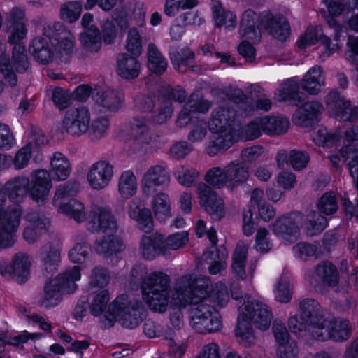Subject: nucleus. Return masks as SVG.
Here are the masks:
<instances>
[{
    "label": "nucleus",
    "mask_w": 358,
    "mask_h": 358,
    "mask_svg": "<svg viewBox=\"0 0 358 358\" xmlns=\"http://www.w3.org/2000/svg\"><path fill=\"white\" fill-rule=\"evenodd\" d=\"M210 285V278L201 275L182 276L178 282L173 299L182 306L194 305L189 310L192 327L216 311L212 299L208 295Z\"/></svg>",
    "instance_id": "nucleus-1"
},
{
    "label": "nucleus",
    "mask_w": 358,
    "mask_h": 358,
    "mask_svg": "<svg viewBox=\"0 0 358 358\" xmlns=\"http://www.w3.org/2000/svg\"><path fill=\"white\" fill-rule=\"evenodd\" d=\"M169 282V275L160 271L150 273L142 281L143 298L153 311H166L170 298Z\"/></svg>",
    "instance_id": "nucleus-2"
},
{
    "label": "nucleus",
    "mask_w": 358,
    "mask_h": 358,
    "mask_svg": "<svg viewBox=\"0 0 358 358\" xmlns=\"http://www.w3.org/2000/svg\"><path fill=\"white\" fill-rule=\"evenodd\" d=\"M108 311L123 327L132 329L142 322L145 308L142 302L131 301L127 296L122 295L109 305Z\"/></svg>",
    "instance_id": "nucleus-3"
},
{
    "label": "nucleus",
    "mask_w": 358,
    "mask_h": 358,
    "mask_svg": "<svg viewBox=\"0 0 358 358\" xmlns=\"http://www.w3.org/2000/svg\"><path fill=\"white\" fill-rule=\"evenodd\" d=\"M29 63L23 43L14 45L12 52L11 63L6 55L0 56V72L8 85L15 87L17 84V77L13 71L15 68L17 73H23L27 71Z\"/></svg>",
    "instance_id": "nucleus-4"
},
{
    "label": "nucleus",
    "mask_w": 358,
    "mask_h": 358,
    "mask_svg": "<svg viewBox=\"0 0 358 358\" xmlns=\"http://www.w3.org/2000/svg\"><path fill=\"white\" fill-rule=\"evenodd\" d=\"M21 210L17 206L0 208V247L9 248L14 244L13 234L20 226Z\"/></svg>",
    "instance_id": "nucleus-5"
},
{
    "label": "nucleus",
    "mask_w": 358,
    "mask_h": 358,
    "mask_svg": "<svg viewBox=\"0 0 358 358\" xmlns=\"http://www.w3.org/2000/svg\"><path fill=\"white\" fill-rule=\"evenodd\" d=\"M90 113L85 107L69 109L62 120V128L69 135L79 137L90 129Z\"/></svg>",
    "instance_id": "nucleus-6"
},
{
    "label": "nucleus",
    "mask_w": 358,
    "mask_h": 358,
    "mask_svg": "<svg viewBox=\"0 0 358 358\" xmlns=\"http://www.w3.org/2000/svg\"><path fill=\"white\" fill-rule=\"evenodd\" d=\"M303 220V214L298 211L282 215L273 224L272 231L285 241L294 243L300 235L299 225Z\"/></svg>",
    "instance_id": "nucleus-7"
},
{
    "label": "nucleus",
    "mask_w": 358,
    "mask_h": 358,
    "mask_svg": "<svg viewBox=\"0 0 358 358\" xmlns=\"http://www.w3.org/2000/svg\"><path fill=\"white\" fill-rule=\"evenodd\" d=\"M197 190L201 206L213 220H221L225 215L222 199L210 186L205 183L199 184Z\"/></svg>",
    "instance_id": "nucleus-8"
},
{
    "label": "nucleus",
    "mask_w": 358,
    "mask_h": 358,
    "mask_svg": "<svg viewBox=\"0 0 358 358\" xmlns=\"http://www.w3.org/2000/svg\"><path fill=\"white\" fill-rule=\"evenodd\" d=\"M339 280L336 267L329 261H324L316 265L309 275V282L315 288L327 286L336 287Z\"/></svg>",
    "instance_id": "nucleus-9"
},
{
    "label": "nucleus",
    "mask_w": 358,
    "mask_h": 358,
    "mask_svg": "<svg viewBox=\"0 0 358 358\" xmlns=\"http://www.w3.org/2000/svg\"><path fill=\"white\" fill-rule=\"evenodd\" d=\"M52 188L49 173L45 169L34 171L31 175L29 196L39 205L43 204L48 198Z\"/></svg>",
    "instance_id": "nucleus-10"
},
{
    "label": "nucleus",
    "mask_w": 358,
    "mask_h": 358,
    "mask_svg": "<svg viewBox=\"0 0 358 358\" xmlns=\"http://www.w3.org/2000/svg\"><path fill=\"white\" fill-rule=\"evenodd\" d=\"M30 265L28 256L19 252L13 256L10 265L6 262L0 263V273L4 277L11 276L17 283L22 284L28 278Z\"/></svg>",
    "instance_id": "nucleus-11"
},
{
    "label": "nucleus",
    "mask_w": 358,
    "mask_h": 358,
    "mask_svg": "<svg viewBox=\"0 0 358 358\" xmlns=\"http://www.w3.org/2000/svg\"><path fill=\"white\" fill-rule=\"evenodd\" d=\"M294 112L292 121L294 124L301 127H313L319 122V115L322 113L323 106L316 101L304 102L298 106Z\"/></svg>",
    "instance_id": "nucleus-12"
},
{
    "label": "nucleus",
    "mask_w": 358,
    "mask_h": 358,
    "mask_svg": "<svg viewBox=\"0 0 358 358\" xmlns=\"http://www.w3.org/2000/svg\"><path fill=\"white\" fill-rule=\"evenodd\" d=\"M170 175L166 166L155 165L150 166L144 173L141 180V186L143 193L149 195L155 191L159 186L169 184Z\"/></svg>",
    "instance_id": "nucleus-13"
},
{
    "label": "nucleus",
    "mask_w": 358,
    "mask_h": 358,
    "mask_svg": "<svg viewBox=\"0 0 358 358\" xmlns=\"http://www.w3.org/2000/svg\"><path fill=\"white\" fill-rule=\"evenodd\" d=\"M113 176V166L106 160H99L92 164L87 180L92 188L101 189L106 187Z\"/></svg>",
    "instance_id": "nucleus-14"
},
{
    "label": "nucleus",
    "mask_w": 358,
    "mask_h": 358,
    "mask_svg": "<svg viewBox=\"0 0 358 358\" xmlns=\"http://www.w3.org/2000/svg\"><path fill=\"white\" fill-rule=\"evenodd\" d=\"M245 310L256 328L264 331L269 328L273 320V314L266 304L258 301H248Z\"/></svg>",
    "instance_id": "nucleus-15"
},
{
    "label": "nucleus",
    "mask_w": 358,
    "mask_h": 358,
    "mask_svg": "<svg viewBox=\"0 0 358 358\" xmlns=\"http://www.w3.org/2000/svg\"><path fill=\"white\" fill-rule=\"evenodd\" d=\"M138 57L127 52L119 53L116 57V72L117 75L125 80L136 78L140 74L141 68Z\"/></svg>",
    "instance_id": "nucleus-16"
},
{
    "label": "nucleus",
    "mask_w": 358,
    "mask_h": 358,
    "mask_svg": "<svg viewBox=\"0 0 358 358\" xmlns=\"http://www.w3.org/2000/svg\"><path fill=\"white\" fill-rule=\"evenodd\" d=\"M262 24L273 38L280 41H285L290 34L289 22L282 15L266 14L262 19Z\"/></svg>",
    "instance_id": "nucleus-17"
},
{
    "label": "nucleus",
    "mask_w": 358,
    "mask_h": 358,
    "mask_svg": "<svg viewBox=\"0 0 358 358\" xmlns=\"http://www.w3.org/2000/svg\"><path fill=\"white\" fill-rule=\"evenodd\" d=\"M140 249L143 257L147 259H152L158 255L166 254L164 236L159 233H153L142 237Z\"/></svg>",
    "instance_id": "nucleus-18"
},
{
    "label": "nucleus",
    "mask_w": 358,
    "mask_h": 358,
    "mask_svg": "<svg viewBox=\"0 0 358 358\" xmlns=\"http://www.w3.org/2000/svg\"><path fill=\"white\" fill-rule=\"evenodd\" d=\"M317 42H320L324 47V54H327V56L339 49L337 43L331 45L330 39L323 34L320 29L314 27H308L306 33L301 36L298 44L300 48H304L306 45L315 44Z\"/></svg>",
    "instance_id": "nucleus-19"
},
{
    "label": "nucleus",
    "mask_w": 358,
    "mask_h": 358,
    "mask_svg": "<svg viewBox=\"0 0 358 358\" xmlns=\"http://www.w3.org/2000/svg\"><path fill=\"white\" fill-rule=\"evenodd\" d=\"M129 216L138 222L140 228L148 233L153 228V220L151 212L143 206L139 199H134L129 202L128 209Z\"/></svg>",
    "instance_id": "nucleus-20"
},
{
    "label": "nucleus",
    "mask_w": 358,
    "mask_h": 358,
    "mask_svg": "<svg viewBox=\"0 0 358 358\" xmlns=\"http://www.w3.org/2000/svg\"><path fill=\"white\" fill-rule=\"evenodd\" d=\"M96 105L102 112H115L122 106L123 96L121 93L114 90L98 91L93 95Z\"/></svg>",
    "instance_id": "nucleus-21"
},
{
    "label": "nucleus",
    "mask_w": 358,
    "mask_h": 358,
    "mask_svg": "<svg viewBox=\"0 0 358 358\" xmlns=\"http://www.w3.org/2000/svg\"><path fill=\"white\" fill-rule=\"evenodd\" d=\"M325 85V76L320 66L310 68L301 80V85L309 94H318Z\"/></svg>",
    "instance_id": "nucleus-22"
},
{
    "label": "nucleus",
    "mask_w": 358,
    "mask_h": 358,
    "mask_svg": "<svg viewBox=\"0 0 358 358\" xmlns=\"http://www.w3.org/2000/svg\"><path fill=\"white\" fill-rule=\"evenodd\" d=\"M29 52L35 60L42 64H48L54 57L53 45L48 39L38 37L32 40Z\"/></svg>",
    "instance_id": "nucleus-23"
},
{
    "label": "nucleus",
    "mask_w": 358,
    "mask_h": 358,
    "mask_svg": "<svg viewBox=\"0 0 358 358\" xmlns=\"http://www.w3.org/2000/svg\"><path fill=\"white\" fill-rule=\"evenodd\" d=\"M236 112L234 108L226 106L217 108L212 114L211 129L232 131L236 122Z\"/></svg>",
    "instance_id": "nucleus-24"
},
{
    "label": "nucleus",
    "mask_w": 358,
    "mask_h": 358,
    "mask_svg": "<svg viewBox=\"0 0 358 358\" xmlns=\"http://www.w3.org/2000/svg\"><path fill=\"white\" fill-rule=\"evenodd\" d=\"M306 95L299 91V85L294 79L285 81L279 90V101H289L290 104L296 106L302 105Z\"/></svg>",
    "instance_id": "nucleus-25"
},
{
    "label": "nucleus",
    "mask_w": 358,
    "mask_h": 358,
    "mask_svg": "<svg viewBox=\"0 0 358 358\" xmlns=\"http://www.w3.org/2000/svg\"><path fill=\"white\" fill-rule=\"evenodd\" d=\"M215 131L210 136L207 153L210 156L217 155L222 150L229 149L233 145L231 131L214 129Z\"/></svg>",
    "instance_id": "nucleus-26"
},
{
    "label": "nucleus",
    "mask_w": 358,
    "mask_h": 358,
    "mask_svg": "<svg viewBox=\"0 0 358 358\" xmlns=\"http://www.w3.org/2000/svg\"><path fill=\"white\" fill-rule=\"evenodd\" d=\"M92 213L94 228L96 231L112 232L117 229V222L109 210L98 208Z\"/></svg>",
    "instance_id": "nucleus-27"
},
{
    "label": "nucleus",
    "mask_w": 358,
    "mask_h": 358,
    "mask_svg": "<svg viewBox=\"0 0 358 358\" xmlns=\"http://www.w3.org/2000/svg\"><path fill=\"white\" fill-rule=\"evenodd\" d=\"M300 315L310 326L320 322L324 317V311L320 303L313 299H305L299 303Z\"/></svg>",
    "instance_id": "nucleus-28"
},
{
    "label": "nucleus",
    "mask_w": 358,
    "mask_h": 358,
    "mask_svg": "<svg viewBox=\"0 0 358 358\" xmlns=\"http://www.w3.org/2000/svg\"><path fill=\"white\" fill-rule=\"evenodd\" d=\"M327 219L320 212L310 210L306 217L303 215V220L301 225L308 236H314L321 234L327 227Z\"/></svg>",
    "instance_id": "nucleus-29"
},
{
    "label": "nucleus",
    "mask_w": 358,
    "mask_h": 358,
    "mask_svg": "<svg viewBox=\"0 0 358 358\" xmlns=\"http://www.w3.org/2000/svg\"><path fill=\"white\" fill-rule=\"evenodd\" d=\"M229 189L233 191L236 187L244 183L249 177L248 168L241 162H232L225 166Z\"/></svg>",
    "instance_id": "nucleus-30"
},
{
    "label": "nucleus",
    "mask_w": 358,
    "mask_h": 358,
    "mask_svg": "<svg viewBox=\"0 0 358 358\" xmlns=\"http://www.w3.org/2000/svg\"><path fill=\"white\" fill-rule=\"evenodd\" d=\"M124 245L115 236L108 235L102 239L96 241L94 244V250L105 257H109L124 250Z\"/></svg>",
    "instance_id": "nucleus-31"
},
{
    "label": "nucleus",
    "mask_w": 358,
    "mask_h": 358,
    "mask_svg": "<svg viewBox=\"0 0 358 358\" xmlns=\"http://www.w3.org/2000/svg\"><path fill=\"white\" fill-rule=\"evenodd\" d=\"M41 260L43 271L45 275H52L58 268L60 262V251L51 244L42 248Z\"/></svg>",
    "instance_id": "nucleus-32"
},
{
    "label": "nucleus",
    "mask_w": 358,
    "mask_h": 358,
    "mask_svg": "<svg viewBox=\"0 0 358 358\" xmlns=\"http://www.w3.org/2000/svg\"><path fill=\"white\" fill-rule=\"evenodd\" d=\"M30 180L26 177H16L6 183L8 197L15 202L21 201L29 194Z\"/></svg>",
    "instance_id": "nucleus-33"
},
{
    "label": "nucleus",
    "mask_w": 358,
    "mask_h": 358,
    "mask_svg": "<svg viewBox=\"0 0 358 358\" xmlns=\"http://www.w3.org/2000/svg\"><path fill=\"white\" fill-rule=\"evenodd\" d=\"M331 17L348 15L358 8V0H323Z\"/></svg>",
    "instance_id": "nucleus-34"
},
{
    "label": "nucleus",
    "mask_w": 358,
    "mask_h": 358,
    "mask_svg": "<svg viewBox=\"0 0 358 358\" xmlns=\"http://www.w3.org/2000/svg\"><path fill=\"white\" fill-rule=\"evenodd\" d=\"M248 247L244 243H238L233 254L231 271L234 276L238 280L246 278L245 270Z\"/></svg>",
    "instance_id": "nucleus-35"
},
{
    "label": "nucleus",
    "mask_w": 358,
    "mask_h": 358,
    "mask_svg": "<svg viewBox=\"0 0 358 358\" xmlns=\"http://www.w3.org/2000/svg\"><path fill=\"white\" fill-rule=\"evenodd\" d=\"M58 280H50L44 286V295L41 300V305L46 308L57 306L62 300V295L64 294L61 290L66 288L62 286L58 289Z\"/></svg>",
    "instance_id": "nucleus-36"
},
{
    "label": "nucleus",
    "mask_w": 358,
    "mask_h": 358,
    "mask_svg": "<svg viewBox=\"0 0 358 358\" xmlns=\"http://www.w3.org/2000/svg\"><path fill=\"white\" fill-rule=\"evenodd\" d=\"M148 68L157 75L163 74L167 68V62L154 43L148 46Z\"/></svg>",
    "instance_id": "nucleus-37"
},
{
    "label": "nucleus",
    "mask_w": 358,
    "mask_h": 358,
    "mask_svg": "<svg viewBox=\"0 0 358 358\" xmlns=\"http://www.w3.org/2000/svg\"><path fill=\"white\" fill-rule=\"evenodd\" d=\"M131 135L134 143L143 147L148 145L151 140L148 131V122L144 118H134L131 123Z\"/></svg>",
    "instance_id": "nucleus-38"
},
{
    "label": "nucleus",
    "mask_w": 358,
    "mask_h": 358,
    "mask_svg": "<svg viewBox=\"0 0 358 358\" xmlns=\"http://www.w3.org/2000/svg\"><path fill=\"white\" fill-rule=\"evenodd\" d=\"M264 132L268 135H280L285 134L289 126V120L282 117H262Z\"/></svg>",
    "instance_id": "nucleus-39"
},
{
    "label": "nucleus",
    "mask_w": 358,
    "mask_h": 358,
    "mask_svg": "<svg viewBox=\"0 0 358 358\" xmlns=\"http://www.w3.org/2000/svg\"><path fill=\"white\" fill-rule=\"evenodd\" d=\"M80 278V268L78 266H74L72 269L59 274L54 280H58L59 285H57L58 289L62 288V286L66 288L65 290H61L63 294H70L77 289L76 282Z\"/></svg>",
    "instance_id": "nucleus-40"
},
{
    "label": "nucleus",
    "mask_w": 358,
    "mask_h": 358,
    "mask_svg": "<svg viewBox=\"0 0 358 358\" xmlns=\"http://www.w3.org/2000/svg\"><path fill=\"white\" fill-rule=\"evenodd\" d=\"M83 49L87 52H97L101 47V36L99 30L92 26L80 34Z\"/></svg>",
    "instance_id": "nucleus-41"
},
{
    "label": "nucleus",
    "mask_w": 358,
    "mask_h": 358,
    "mask_svg": "<svg viewBox=\"0 0 358 358\" xmlns=\"http://www.w3.org/2000/svg\"><path fill=\"white\" fill-rule=\"evenodd\" d=\"M330 322L332 341L342 342L350 337L352 327L348 320L333 317L330 319Z\"/></svg>",
    "instance_id": "nucleus-42"
},
{
    "label": "nucleus",
    "mask_w": 358,
    "mask_h": 358,
    "mask_svg": "<svg viewBox=\"0 0 358 358\" xmlns=\"http://www.w3.org/2000/svg\"><path fill=\"white\" fill-rule=\"evenodd\" d=\"M51 171L58 180H66L71 173V164L61 152H55L50 161Z\"/></svg>",
    "instance_id": "nucleus-43"
},
{
    "label": "nucleus",
    "mask_w": 358,
    "mask_h": 358,
    "mask_svg": "<svg viewBox=\"0 0 358 358\" xmlns=\"http://www.w3.org/2000/svg\"><path fill=\"white\" fill-rule=\"evenodd\" d=\"M118 190L122 197L127 199L136 194V178L131 171H126L121 174L118 182Z\"/></svg>",
    "instance_id": "nucleus-44"
},
{
    "label": "nucleus",
    "mask_w": 358,
    "mask_h": 358,
    "mask_svg": "<svg viewBox=\"0 0 358 358\" xmlns=\"http://www.w3.org/2000/svg\"><path fill=\"white\" fill-rule=\"evenodd\" d=\"M171 60L175 68L180 72L186 71V66L194 61L195 55L188 48L173 50L170 53Z\"/></svg>",
    "instance_id": "nucleus-45"
},
{
    "label": "nucleus",
    "mask_w": 358,
    "mask_h": 358,
    "mask_svg": "<svg viewBox=\"0 0 358 358\" xmlns=\"http://www.w3.org/2000/svg\"><path fill=\"white\" fill-rule=\"evenodd\" d=\"M236 334L239 338L240 342L245 346L250 345L255 343V336L254 331L246 315H242L238 317Z\"/></svg>",
    "instance_id": "nucleus-46"
},
{
    "label": "nucleus",
    "mask_w": 358,
    "mask_h": 358,
    "mask_svg": "<svg viewBox=\"0 0 358 358\" xmlns=\"http://www.w3.org/2000/svg\"><path fill=\"white\" fill-rule=\"evenodd\" d=\"M196 332L199 334H207L216 332L220 330L222 327V321L217 312L210 314V317H206L192 327Z\"/></svg>",
    "instance_id": "nucleus-47"
},
{
    "label": "nucleus",
    "mask_w": 358,
    "mask_h": 358,
    "mask_svg": "<svg viewBox=\"0 0 358 358\" xmlns=\"http://www.w3.org/2000/svg\"><path fill=\"white\" fill-rule=\"evenodd\" d=\"M152 210L155 217L159 221H164L170 216L171 208L168 194L159 193L154 197Z\"/></svg>",
    "instance_id": "nucleus-48"
},
{
    "label": "nucleus",
    "mask_w": 358,
    "mask_h": 358,
    "mask_svg": "<svg viewBox=\"0 0 358 358\" xmlns=\"http://www.w3.org/2000/svg\"><path fill=\"white\" fill-rule=\"evenodd\" d=\"M59 210L64 214L75 220L77 222H82L85 220L86 214L83 203L76 199H71L63 205L57 203Z\"/></svg>",
    "instance_id": "nucleus-49"
},
{
    "label": "nucleus",
    "mask_w": 358,
    "mask_h": 358,
    "mask_svg": "<svg viewBox=\"0 0 358 358\" xmlns=\"http://www.w3.org/2000/svg\"><path fill=\"white\" fill-rule=\"evenodd\" d=\"M225 166L223 169L220 167H213L210 169L205 175V180L214 188L222 189L226 186L229 189Z\"/></svg>",
    "instance_id": "nucleus-50"
},
{
    "label": "nucleus",
    "mask_w": 358,
    "mask_h": 358,
    "mask_svg": "<svg viewBox=\"0 0 358 358\" xmlns=\"http://www.w3.org/2000/svg\"><path fill=\"white\" fill-rule=\"evenodd\" d=\"M173 176L180 185L190 187L196 181L199 173L193 168L180 165L176 169Z\"/></svg>",
    "instance_id": "nucleus-51"
},
{
    "label": "nucleus",
    "mask_w": 358,
    "mask_h": 358,
    "mask_svg": "<svg viewBox=\"0 0 358 358\" xmlns=\"http://www.w3.org/2000/svg\"><path fill=\"white\" fill-rule=\"evenodd\" d=\"M345 102H350L344 96L340 95L336 90H331L325 97V103L327 109L336 117L345 109Z\"/></svg>",
    "instance_id": "nucleus-52"
},
{
    "label": "nucleus",
    "mask_w": 358,
    "mask_h": 358,
    "mask_svg": "<svg viewBox=\"0 0 358 358\" xmlns=\"http://www.w3.org/2000/svg\"><path fill=\"white\" fill-rule=\"evenodd\" d=\"M316 206L320 213L331 215L338 210V199L334 192H326L319 199Z\"/></svg>",
    "instance_id": "nucleus-53"
},
{
    "label": "nucleus",
    "mask_w": 358,
    "mask_h": 358,
    "mask_svg": "<svg viewBox=\"0 0 358 358\" xmlns=\"http://www.w3.org/2000/svg\"><path fill=\"white\" fill-rule=\"evenodd\" d=\"M79 189L80 183L76 180H70L68 182L57 186L52 200L53 205L57 206V203L59 202V201L61 199L76 195L79 192Z\"/></svg>",
    "instance_id": "nucleus-54"
},
{
    "label": "nucleus",
    "mask_w": 358,
    "mask_h": 358,
    "mask_svg": "<svg viewBox=\"0 0 358 358\" xmlns=\"http://www.w3.org/2000/svg\"><path fill=\"white\" fill-rule=\"evenodd\" d=\"M173 111L171 100L162 97L156 106L154 115L152 116V121L157 124H164L171 117Z\"/></svg>",
    "instance_id": "nucleus-55"
},
{
    "label": "nucleus",
    "mask_w": 358,
    "mask_h": 358,
    "mask_svg": "<svg viewBox=\"0 0 358 358\" xmlns=\"http://www.w3.org/2000/svg\"><path fill=\"white\" fill-rule=\"evenodd\" d=\"M82 5L79 1H69L60 6V17L63 20L73 23L80 17Z\"/></svg>",
    "instance_id": "nucleus-56"
},
{
    "label": "nucleus",
    "mask_w": 358,
    "mask_h": 358,
    "mask_svg": "<svg viewBox=\"0 0 358 358\" xmlns=\"http://www.w3.org/2000/svg\"><path fill=\"white\" fill-rule=\"evenodd\" d=\"M331 324L330 319L323 317L320 322L312 324L308 331L313 337L319 341L331 340Z\"/></svg>",
    "instance_id": "nucleus-57"
},
{
    "label": "nucleus",
    "mask_w": 358,
    "mask_h": 358,
    "mask_svg": "<svg viewBox=\"0 0 358 358\" xmlns=\"http://www.w3.org/2000/svg\"><path fill=\"white\" fill-rule=\"evenodd\" d=\"M264 132L262 117H257L241 128V135L245 140L251 141L258 138Z\"/></svg>",
    "instance_id": "nucleus-58"
},
{
    "label": "nucleus",
    "mask_w": 358,
    "mask_h": 358,
    "mask_svg": "<svg viewBox=\"0 0 358 358\" xmlns=\"http://www.w3.org/2000/svg\"><path fill=\"white\" fill-rule=\"evenodd\" d=\"M56 28L61 31L59 37L56 40L59 50L66 54L72 52L74 46L73 35L59 22L56 24Z\"/></svg>",
    "instance_id": "nucleus-59"
},
{
    "label": "nucleus",
    "mask_w": 358,
    "mask_h": 358,
    "mask_svg": "<svg viewBox=\"0 0 358 358\" xmlns=\"http://www.w3.org/2000/svg\"><path fill=\"white\" fill-rule=\"evenodd\" d=\"M126 49L131 55L139 56L142 52V38L135 27L129 28L127 37Z\"/></svg>",
    "instance_id": "nucleus-60"
},
{
    "label": "nucleus",
    "mask_w": 358,
    "mask_h": 358,
    "mask_svg": "<svg viewBox=\"0 0 358 358\" xmlns=\"http://www.w3.org/2000/svg\"><path fill=\"white\" fill-rule=\"evenodd\" d=\"M340 152L343 158L351 159L348 164L350 173L353 178H358V150L352 144H350L342 147Z\"/></svg>",
    "instance_id": "nucleus-61"
},
{
    "label": "nucleus",
    "mask_w": 358,
    "mask_h": 358,
    "mask_svg": "<svg viewBox=\"0 0 358 358\" xmlns=\"http://www.w3.org/2000/svg\"><path fill=\"white\" fill-rule=\"evenodd\" d=\"M145 9L144 5L140 2H135L130 4L129 11L127 14L130 24L133 27H143L145 22Z\"/></svg>",
    "instance_id": "nucleus-62"
},
{
    "label": "nucleus",
    "mask_w": 358,
    "mask_h": 358,
    "mask_svg": "<svg viewBox=\"0 0 358 358\" xmlns=\"http://www.w3.org/2000/svg\"><path fill=\"white\" fill-rule=\"evenodd\" d=\"M26 220L29 224L36 228H42L43 230L49 231L50 228V221L49 218L43 213L38 210H31L27 213Z\"/></svg>",
    "instance_id": "nucleus-63"
},
{
    "label": "nucleus",
    "mask_w": 358,
    "mask_h": 358,
    "mask_svg": "<svg viewBox=\"0 0 358 358\" xmlns=\"http://www.w3.org/2000/svg\"><path fill=\"white\" fill-rule=\"evenodd\" d=\"M208 133L206 123L199 119H196L192 125L191 130L187 136V139L192 143H196L202 141Z\"/></svg>",
    "instance_id": "nucleus-64"
}]
</instances>
